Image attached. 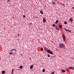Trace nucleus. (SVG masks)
Listing matches in <instances>:
<instances>
[{
	"instance_id": "nucleus-1",
	"label": "nucleus",
	"mask_w": 74,
	"mask_h": 74,
	"mask_svg": "<svg viewBox=\"0 0 74 74\" xmlns=\"http://www.w3.org/2000/svg\"><path fill=\"white\" fill-rule=\"evenodd\" d=\"M59 46L60 48H62V49H64L65 48V45L62 43H60L59 45Z\"/></svg>"
},
{
	"instance_id": "nucleus-2",
	"label": "nucleus",
	"mask_w": 74,
	"mask_h": 74,
	"mask_svg": "<svg viewBox=\"0 0 74 74\" xmlns=\"http://www.w3.org/2000/svg\"><path fill=\"white\" fill-rule=\"evenodd\" d=\"M47 52L49 53H50V54H51V55H53V52L51 50H47Z\"/></svg>"
},
{
	"instance_id": "nucleus-3",
	"label": "nucleus",
	"mask_w": 74,
	"mask_h": 74,
	"mask_svg": "<svg viewBox=\"0 0 74 74\" xmlns=\"http://www.w3.org/2000/svg\"><path fill=\"white\" fill-rule=\"evenodd\" d=\"M68 69H69V70H70L71 69V70H74V68L72 67V66L69 67L68 68Z\"/></svg>"
},
{
	"instance_id": "nucleus-4",
	"label": "nucleus",
	"mask_w": 74,
	"mask_h": 74,
	"mask_svg": "<svg viewBox=\"0 0 74 74\" xmlns=\"http://www.w3.org/2000/svg\"><path fill=\"white\" fill-rule=\"evenodd\" d=\"M64 29L66 31H67V32H71V31L69 30L68 29H66V28H64Z\"/></svg>"
},
{
	"instance_id": "nucleus-5",
	"label": "nucleus",
	"mask_w": 74,
	"mask_h": 74,
	"mask_svg": "<svg viewBox=\"0 0 74 74\" xmlns=\"http://www.w3.org/2000/svg\"><path fill=\"white\" fill-rule=\"evenodd\" d=\"M73 21V18H71L70 19L69 21L71 22H72Z\"/></svg>"
},
{
	"instance_id": "nucleus-6",
	"label": "nucleus",
	"mask_w": 74,
	"mask_h": 74,
	"mask_svg": "<svg viewBox=\"0 0 74 74\" xmlns=\"http://www.w3.org/2000/svg\"><path fill=\"white\" fill-rule=\"evenodd\" d=\"M43 22H44V23H45V22H46V20H45V18H44V17L43 18Z\"/></svg>"
},
{
	"instance_id": "nucleus-7",
	"label": "nucleus",
	"mask_w": 74,
	"mask_h": 74,
	"mask_svg": "<svg viewBox=\"0 0 74 74\" xmlns=\"http://www.w3.org/2000/svg\"><path fill=\"white\" fill-rule=\"evenodd\" d=\"M55 27L56 29L57 30H59V28H58V26H56Z\"/></svg>"
},
{
	"instance_id": "nucleus-8",
	"label": "nucleus",
	"mask_w": 74,
	"mask_h": 74,
	"mask_svg": "<svg viewBox=\"0 0 74 74\" xmlns=\"http://www.w3.org/2000/svg\"><path fill=\"white\" fill-rule=\"evenodd\" d=\"M33 65H31V66L30 67V69H33Z\"/></svg>"
},
{
	"instance_id": "nucleus-9",
	"label": "nucleus",
	"mask_w": 74,
	"mask_h": 74,
	"mask_svg": "<svg viewBox=\"0 0 74 74\" xmlns=\"http://www.w3.org/2000/svg\"><path fill=\"white\" fill-rule=\"evenodd\" d=\"M62 37L63 38H64V37H65V35H64V34H62Z\"/></svg>"
},
{
	"instance_id": "nucleus-10",
	"label": "nucleus",
	"mask_w": 74,
	"mask_h": 74,
	"mask_svg": "<svg viewBox=\"0 0 74 74\" xmlns=\"http://www.w3.org/2000/svg\"><path fill=\"white\" fill-rule=\"evenodd\" d=\"M40 13H41V14H44V13H43V12H42V10H41L40 11Z\"/></svg>"
},
{
	"instance_id": "nucleus-11",
	"label": "nucleus",
	"mask_w": 74,
	"mask_h": 74,
	"mask_svg": "<svg viewBox=\"0 0 74 74\" xmlns=\"http://www.w3.org/2000/svg\"><path fill=\"white\" fill-rule=\"evenodd\" d=\"M20 69H22V68H23V66H21L19 67Z\"/></svg>"
},
{
	"instance_id": "nucleus-12",
	"label": "nucleus",
	"mask_w": 74,
	"mask_h": 74,
	"mask_svg": "<svg viewBox=\"0 0 74 74\" xmlns=\"http://www.w3.org/2000/svg\"><path fill=\"white\" fill-rule=\"evenodd\" d=\"M5 73V71H2V74H4Z\"/></svg>"
},
{
	"instance_id": "nucleus-13",
	"label": "nucleus",
	"mask_w": 74,
	"mask_h": 74,
	"mask_svg": "<svg viewBox=\"0 0 74 74\" xmlns=\"http://www.w3.org/2000/svg\"><path fill=\"white\" fill-rule=\"evenodd\" d=\"M63 40H64V41H65L66 40V37L63 38Z\"/></svg>"
},
{
	"instance_id": "nucleus-14",
	"label": "nucleus",
	"mask_w": 74,
	"mask_h": 74,
	"mask_svg": "<svg viewBox=\"0 0 74 74\" xmlns=\"http://www.w3.org/2000/svg\"><path fill=\"white\" fill-rule=\"evenodd\" d=\"M42 71L43 73H44V72L45 71V70L44 69H43L42 70Z\"/></svg>"
},
{
	"instance_id": "nucleus-15",
	"label": "nucleus",
	"mask_w": 74,
	"mask_h": 74,
	"mask_svg": "<svg viewBox=\"0 0 74 74\" xmlns=\"http://www.w3.org/2000/svg\"><path fill=\"white\" fill-rule=\"evenodd\" d=\"M65 71L64 69H63L62 71V73H64Z\"/></svg>"
},
{
	"instance_id": "nucleus-16",
	"label": "nucleus",
	"mask_w": 74,
	"mask_h": 74,
	"mask_svg": "<svg viewBox=\"0 0 74 74\" xmlns=\"http://www.w3.org/2000/svg\"><path fill=\"white\" fill-rule=\"evenodd\" d=\"M59 28H60V29L62 28V25H60L59 26Z\"/></svg>"
},
{
	"instance_id": "nucleus-17",
	"label": "nucleus",
	"mask_w": 74,
	"mask_h": 74,
	"mask_svg": "<svg viewBox=\"0 0 74 74\" xmlns=\"http://www.w3.org/2000/svg\"><path fill=\"white\" fill-rule=\"evenodd\" d=\"M58 22H59V21H58V20H57L56 22V23H58Z\"/></svg>"
},
{
	"instance_id": "nucleus-18",
	"label": "nucleus",
	"mask_w": 74,
	"mask_h": 74,
	"mask_svg": "<svg viewBox=\"0 0 74 74\" xmlns=\"http://www.w3.org/2000/svg\"><path fill=\"white\" fill-rule=\"evenodd\" d=\"M64 24H65L66 25V24H67V22H66V21L64 22Z\"/></svg>"
},
{
	"instance_id": "nucleus-19",
	"label": "nucleus",
	"mask_w": 74,
	"mask_h": 74,
	"mask_svg": "<svg viewBox=\"0 0 74 74\" xmlns=\"http://www.w3.org/2000/svg\"><path fill=\"white\" fill-rule=\"evenodd\" d=\"M47 56L48 57H49V58L50 57V55L49 54H47Z\"/></svg>"
},
{
	"instance_id": "nucleus-20",
	"label": "nucleus",
	"mask_w": 74,
	"mask_h": 74,
	"mask_svg": "<svg viewBox=\"0 0 74 74\" xmlns=\"http://www.w3.org/2000/svg\"><path fill=\"white\" fill-rule=\"evenodd\" d=\"M54 73H55V72L53 71V72L51 73V74H54Z\"/></svg>"
},
{
	"instance_id": "nucleus-21",
	"label": "nucleus",
	"mask_w": 74,
	"mask_h": 74,
	"mask_svg": "<svg viewBox=\"0 0 74 74\" xmlns=\"http://www.w3.org/2000/svg\"><path fill=\"white\" fill-rule=\"evenodd\" d=\"M13 53V52H10V55H11V54H12Z\"/></svg>"
},
{
	"instance_id": "nucleus-22",
	"label": "nucleus",
	"mask_w": 74,
	"mask_h": 74,
	"mask_svg": "<svg viewBox=\"0 0 74 74\" xmlns=\"http://www.w3.org/2000/svg\"><path fill=\"white\" fill-rule=\"evenodd\" d=\"M14 51V49H12L11 50H10V52H12V51Z\"/></svg>"
},
{
	"instance_id": "nucleus-23",
	"label": "nucleus",
	"mask_w": 74,
	"mask_h": 74,
	"mask_svg": "<svg viewBox=\"0 0 74 74\" xmlns=\"http://www.w3.org/2000/svg\"><path fill=\"white\" fill-rule=\"evenodd\" d=\"M45 51H47L48 50H47V49H45Z\"/></svg>"
},
{
	"instance_id": "nucleus-24",
	"label": "nucleus",
	"mask_w": 74,
	"mask_h": 74,
	"mask_svg": "<svg viewBox=\"0 0 74 74\" xmlns=\"http://www.w3.org/2000/svg\"><path fill=\"white\" fill-rule=\"evenodd\" d=\"M14 69H12V73H13V72H14Z\"/></svg>"
},
{
	"instance_id": "nucleus-25",
	"label": "nucleus",
	"mask_w": 74,
	"mask_h": 74,
	"mask_svg": "<svg viewBox=\"0 0 74 74\" xmlns=\"http://www.w3.org/2000/svg\"><path fill=\"white\" fill-rule=\"evenodd\" d=\"M52 2L53 3V4H54V5H55V2H53V1H52Z\"/></svg>"
},
{
	"instance_id": "nucleus-26",
	"label": "nucleus",
	"mask_w": 74,
	"mask_h": 74,
	"mask_svg": "<svg viewBox=\"0 0 74 74\" xmlns=\"http://www.w3.org/2000/svg\"><path fill=\"white\" fill-rule=\"evenodd\" d=\"M41 50L42 51H43V48L42 47L41 48Z\"/></svg>"
},
{
	"instance_id": "nucleus-27",
	"label": "nucleus",
	"mask_w": 74,
	"mask_h": 74,
	"mask_svg": "<svg viewBox=\"0 0 74 74\" xmlns=\"http://www.w3.org/2000/svg\"><path fill=\"white\" fill-rule=\"evenodd\" d=\"M53 26H55V24H53Z\"/></svg>"
},
{
	"instance_id": "nucleus-28",
	"label": "nucleus",
	"mask_w": 74,
	"mask_h": 74,
	"mask_svg": "<svg viewBox=\"0 0 74 74\" xmlns=\"http://www.w3.org/2000/svg\"><path fill=\"white\" fill-rule=\"evenodd\" d=\"M23 18H25V17H26V16H25V15H23Z\"/></svg>"
},
{
	"instance_id": "nucleus-29",
	"label": "nucleus",
	"mask_w": 74,
	"mask_h": 74,
	"mask_svg": "<svg viewBox=\"0 0 74 74\" xmlns=\"http://www.w3.org/2000/svg\"><path fill=\"white\" fill-rule=\"evenodd\" d=\"M15 51H16V50L15 49H13V50Z\"/></svg>"
},
{
	"instance_id": "nucleus-30",
	"label": "nucleus",
	"mask_w": 74,
	"mask_h": 74,
	"mask_svg": "<svg viewBox=\"0 0 74 74\" xmlns=\"http://www.w3.org/2000/svg\"><path fill=\"white\" fill-rule=\"evenodd\" d=\"M44 8H45H45H46L45 7H44Z\"/></svg>"
},
{
	"instance_id": "nucleus-31",
	"label": "nucleus",
	"mask_w": 74,
	"mask_h": 74,
	"mask_svg": "<svg viewBox=\"0 0 74 74\" xmlns=\"http://www.w3.org/2000/svg\"><path fill=\"white\" fill-rule=\"evenodd\" d=\"M8 2H9L10 1V0H8Z\"/></svg>"
},
{
	"instance_id": "nucleus-32",
	"label": "nucleus",
	"mask_w": 74,
	"mask_h": 74,
	"mask_svg": "<svg viewBox=\"0 0 74 74\" xmlns=\"http://www.w3.org/2000/svg\"><path fill=\"white\" fill-rule=\"evenodd\" d=\"M14 74V73L13 72H12L11 74Z\"/></svg>"
},
{
	"instance_id": "nucleus-33",
	"label": "nucleus",
	"mask_w": 74,
	"mask_h": 74,
	"mask_svg": "<svg viewBox=\"0 0 74 74\" xmlns=\"http://www.w3.org/2000/svg\"><path fill=\"white\" fill-rule=\"evenodd\" d=\"M73 9H74V7H73Z\"/></svg>"
},
{
	"instance_id": "nucleus-34",
	"label": "nucleus",
	"mask_w": 74,
	"mask_h": 74,
	"mask_svg": "<svg viewBox=\"0 0 74 74\" xmlns=\"http://www.w3.org/2000/svg\"><path fill=\"white\" fill-rule=\"evenodd\" d=\"M17 36H19V34H18V35H17Z\"/></svg>"
}]
</instances>
